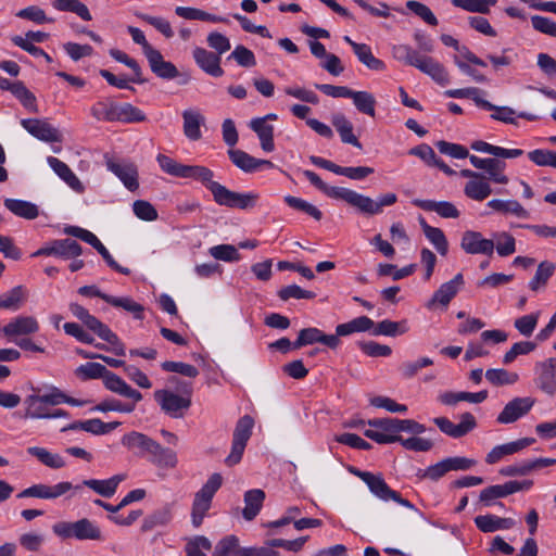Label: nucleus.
Instances as JSON below:
<instances>
[{"label": "nucleus", "instance_id": "5fc2aeb1", "mask_svg": "<svg viewBox=\"0 0 556 556\" xmlns=\"http://www.w3.org/2000/svg\"><path fill=\"white\" fill-rule=\"evenodd\" d=\"M228 156L230 161L241 170L245 173H252L256 170V160L249 153L239 150V149H230L228 150Z\"/></svg>", "mask_w": 556, "mask_h": 556}, {"label": "nucleus", "instance_id": "4c0bfd02", "mask_svg": "<svg viewBox=\"0 0 556 556\" xmlns=\"http://www.w3.org/2000/svg\"><path fill=\"white\" fill-rule=\"evenodd\" d=\"M172 518V508L169 505H165L154 510L143 519L141 525V531L150 532L156 528L165 527L170 522Z\"/></svg>", "mask_w": 556, "mask_h": 556}, {"label": "nucleus", "instance_id": "c9c22d12", "mask_svg": "<svg viewBox=\"0 0 556 556\" xmlns=\"http://www.w3.org/2000/svg\"><path fill=\"white\" fill-rule=\"evenodd\" d=\"M250 128L257 135L261 147L265 152H271L275 149L274 126L265 123V118H253L250 122Z\"/></svg>", "mask_w": 556, "mask_h": 556}, {"label": "nucleus", "instance_id": "412c9836", "mask_svg": "<svg viewBox=\"0 0 556 556\" xmlns=\"http://www.w3.org/2000/svg\"><path fill=\"white\" fill-rule=\"evenodd\" d=\"M314 343H323L330 349H336L340 344L338 336L325 334L318 328H304L299 332V337L293 343L294 349H300L304 345Z\"/></svg>", "mask_w": 556, "mask_h": 556}, {"label": "nucleus", "instance_id": "dca6fc26", "mask_svg": "<svg viewBox=\"0 0 556 556\" xmlns=\"http://www.w3.org/2000/svg\"><path fill=\"white\" fill-rule=\"evenodd\" d=\"M494 240L483 238L482 233L475 230H466L460 238V248L467 254H483L492 256Z\"/></svg>", "mask_w": 556, "mask_h": 556}, {"label": "nucleus", "instance_id": "7ed1b4c3", "mask_svg": "<svg viewBox=\"0 0 556 556\" xmlns=\"http://www.w3.org/2000/svg\"><path fill=\"white\" fill-rule=\"evenodd\" d=\"M52 531L62 540L76 539L79 541H102L103 534L100 527L88 518L77 521H60L52 526Z\"/></svg>", "mask_w": 556, "mask_h": 556}, {"label": "nucleus", "instance_id": "473e14b6", "mask_svg": "<svg viewBox=\"0 0 556 556\" xmlns=\"http://www.w3.org/2000/svg\"><path fill=\"white\" fill-rule=\"evenodd\" d=\"M515 523V520L511 518H502L491 514L480 515L475 518L477 528L485 533L510 529Z\"/></svg>", "mask_w": 556, "mask_h": 556}, {"label": "nucleus", "instance_id": "20e7f679", "mask_svg": "<svg viewBox=\"0 0 556 556\" xmlns=\"http://www.w3.org/2000/svg\"><path fill=\"white\" fill-rule=\"evenodd\" d=\"M184 393L179 395L169 390H156L154 399L159 403L161 409L172 418H182L186 412L191 406V392L190 384L184 383Z\"/></svg>", "mask_w": 556, "mask_h": 556}, {"label": "nucleus", "instance_id": "79ce46f5", "mask_svg": "<svg viewBox=\"0 0 556 556\" xmlns=\"http://www.w3.org/2000/svg\"><path fill=\"white\" fill-rule=\"evenodd\" d=\"M555 269L556 266L553 262H541L538 265L533 278L529 281V288L534 292L543 290L546 287L548 279L554 275Z\"/></svg>", "mask_w": 556, "mask_h": 556}, {"label": "nucleus", "instance_id": "ddd939ff", "mask_svg": "<svg viewBox=\"0 0 556 556\" xmlns=\"http://www.w3.org/2000/svg\"><path fill=\"white\" fill-rule=\"evenodd\" d=\"M433 422L444 434L454 439L468 434L477 427L476 418L471 413L462 414L460 422L457 425L453 424L446 417H437L433 419Z\"/></svg>", "mask_w": 556, "mask_h": 556}, {"label": "nucleus", "instance_id": "37998d69", "mask_svg": "<svg viewBox=\"0 0 556 556\" xmlns=\"http://www.w3.org/2000/svg\"><path fill=\"white\" fill-rule=\"evenodd\" d=\"M4 206L14 215L25 219H35L39 215L38 206L28 201L7 199Z\"/></svg>", "mask_w": 556, "mask_h": 556}, {"label": "nucleus", "instance_id": "2eb2a0df", "mask_svg": "<svg viewBox=\"0 0 556 556\" xmlns=\"http://www.w3.org/2000/svg\"><path fill=\"white\" fill-rule=\"evenodd\" d=\"M106 167L123 182L129 191H136L139 188V174L137 166L128 161H115L108 159Z\"/></svg>", "mask_w": 556, "mask_h": 556}, {"label": "nucleus", "instance_id": "3c124183", "mask_svg": "<svg viewBox=\"0 0 556 556\" xmlns=\"http://www.w3.org/2000/svg\"><path fill=\"white\" fill-rule=\"evenodd\" d=\"M105 302L111 304L112 306L114 307H119V308H123L125 309L126 312L130 313L134 318L136 319H143V312H144V307L135 302L129 296H124V298H116V296H106L105 298Z\"/></svg>", "mask_w": 556, "mask_h": 556}, {"label": "nucleus", "instance_id": "0e129e2a", "mask_svg": "<svg viewBox=\"0 0 556 556\" xmlns=\"http://www.w3.org/2000/svg\"><path fill=\"white\" fill-rule=\"evenodd\" d=\"M30 112L37 113L38 105L35 94L26 88L23 81H15V88L12 93Z\"/></svg>", "mask_w": 556, "mask_h": 556}, {"label": "nucleus", "instance_id": "864d4df0", "mask_svg": "<svg viewBox=\"0 0 556 556\" xmlns=\"http://www.w3.org/2000/svg\"><path fill=\"white\" fill-rule=\"evenodd\" d=\"M480 89L475 87L462 88V89H450L445 91V96L448 98L465 99L470 98L475 103L482 109H491L493 104L480 97Z\"/></svg>", "mask_w": 556, "mask_h": 556}, {"label": "nucleus", "instance_id": "c85d7f7f", "mask_svg": "<svg viewBox=\"0 0 556 556\" xmlns=\"http://www.w3.org/2000/svg\"><path fill=\"white\" fill-rule=\"evenodd\" d=\"M151 71L160 78L174 79L179 75L177 67L168 61H165L162 53L154 49L147 56Z\"/></svg>", "mask_w": 556, "mask_h": 556}, {"label": "nucleus", "instance_id": "393cba45", "mask_svg": "<svg viewBox=\"0 0 556 556\" xmlns=\"http://www.w3.org/2000/svg\"><path fill=\"white\" fill-rule=\"evenodd\" d=\"M147 459L161 469H174L178 465V457L174 450L162 446L154 442Z\"/></svg>", "mask_w": 556, "mask_h": 556}, {"label": "nucleus", "instance_id": "69168bd1", "mask_svg": "<svg viewBox=\"0 0 556 556\" xmlns=\"http://www.w3.org/2000/svg\"><path fill=\"white\" fill-rule=\"evenodd\" d=\"M156 161L162 170L165 172L166 174L179 178L185 177L187 165L178 163L174 159L164 154H159Z\"/></svg>", "mask_w": 556, "mask_h": 556}, {"label": "nucleus", "instance_id": "6e6552de", "mask_svg": "<svg viewBox=\"0 0 556 556\" xmlns=\"http://www.w3.org/2000/svg\"><path fill=\"white\" fill-rule=\"evenodd\" d=\"M65 232L67 235H71L73 237H76L87 243H89L91 247L98 251L101 256L104 258V261L108 263V265L113 268L114 270L124 274L129 275L130 270L126 267L119 266L115 260L112 257L108 249L102 244V242L98 239V237L92 233L91 231L77 227V226H70L65 228Z\"/></svg>", "mask_w": 556, "mask_h": 556}, {"label": "nucleus", "instance_id": "9b49d317", "mask_svg": "<svg viewBox=\"0 0 556 556\" xmlns=\"http://www.w3.org/2000/svg\"><path fill=\"white\" fill-rule=\"evenodd\" d=\"M23 128L36 139L43 142H62L61 131L47 119L25 118L21 121Z\"/></svg>", "mask_w": 556, "mask_h": 556}, {"label": "nucleus", "instance_id": "c756f323", "mask_svg": "<svg viewBox=\"0 0 556 556\" xmlns=\"http://www.w3.org/2000/svg\"><path fill=\"white\" fill-rule=\"evenodd\" d=\"M126 479V476L115 475L109 479L105 480H98V479H86L81 482V486H87L91 489L93 492L99 494L103 497H112L118 488V484L123 482Z\"/></svg>", "mask_w": 556, "mask_h": 556}, {"label": "nucleus", "instance_id": "423d86ee", "mask_svg": "<svg viewBox=\"0 0 556 556\" xmlns=\"http://www.w3.org/2000/svg\"><path fill=\"white\" fill-rule=\"evenodd\" d=\"M253 427L254 419L249 415L242 416L237 421L232 434L231 451L225 459L227 466H233L241 460L247 443L252 434Z\"/></svg>", "mask_w": 556, "mask_h": 556}, {"label": "nucleus", "instance_id": "0eeeda50", "mask_svg": "<svg viewBox=\"0 0 556 556\" xmlns=\"http://www.w3.org/2000/svg\"><path fill=\"white\" fill-rule=\"evenodd\" d=\"M55 387H51L46 394L33 393L24 399L26 419H49L50 406H56Z\"/></svg>", "mask_w": 556, "mask_h": 556}, {"label": "nucleus", "instance_id": "cd10ccee", "mask_svg": "<svg viewBox=\"0 0 556 556\" xmlns=\"http://www.w3.org/2000/svg\"><path fill=\"white\" fill-rule=\"evenodd\" d=\"M47 162L52 170L74 191L81 193L85 190L83 182L66 163L54 156H48Z\"/></svg>", "mask_w": 556, "mask_h": 556}, {"label": "nucleus", "instance_id": "e2e57ef3", "mask_svg": "<svg viewBox=\"0 0 556 556\" xmlns=\"http://www.w3.org/2000/svg\"><path fill=\"white\" fill-rule=\"evenodd\" d=\"M494 249L500 256H508L515 253L516 251V240L515 238L506 232H500L494 235Z\"/></svg>", "mask_w": 556, "mask_h": 556}, {"label": "nucleus", "instance_id": "49530a36", "mask_svg": "<svg viewBox=\"0 0 556 556\" xmlns=\"http://www.w3.org/2000/svg\"><path fill=\"white\" fill-rule=\"evenodd\" d=\"M348 98L353 100V103L358 112L366 114L370 117H375L376 99L370 92L354 91L351 89Z\"/></svg>", "mask_w": 556, "mask_h": 556}, {"label": "nucleus", "instance_id": "774afa93", "mask_svg": "<svg viewBox=\"0 0 556 556\" xmlns=\"http://www.w3.org/2000/svg\"><path fill=\"white\" fill-rule=\"evenodd\" d=\"M132 211L136 217L144 222H153L159 217L156 208L146 200H136L132 203Z\"/></svg>", "mask_w": 556, "mask_h": 556}, {"label": "nucleus", "instance_id": "39448f33", "mask_svg": "<svg viewBox=\"0 0 556 556\" xmlns=\"http://www.w3.org/2000/svg\"><path fill=\"white\" fill-rule=\"evenodd\" d=\"M222 481L223 479L219 473H213L195 493L191 511L193 527L199 528L202 525L206 513L211 508L213 496L222 485Z\"/></svg>", "mask_w": 556, "mask_h": 556}, {"label": "nucleus", "instance_id": "09e8293b", "mask_svg": "<svg viewBox=\"0 0 556 556\" xmlns=\"http://www.w3.org/2000/svg\"><path fill=\"white\" fill-rule=\"evenodd\" d=\"M371 329H372L371 333L374 336H389V337H396V336L403 334L408 331L406 320L392 321L389 319L379 321L377 325L374 324V327Z\"/></svg>", "mask_w": 556, "mask_h": 556}, {"label": "nucleus", "instance_id": "de8ad7c7", "mask_svg": "<svg viewBox=\"0 0 556 556\" xmlns=\"http://www.w3.org/2000/svg\"><path fill=\"white\" fill-rule=\"evenodd\" d=\"M27 453L52 469H60L65 466V460L60 454L51 453L43 447L30 446L27 448Z\"/></svg>", "mask_w": 556, "mask_h": 556}, {"label": "nucleus", "instance_id": "a211bd4d", "mask_svg": "<svg viewBox=\"0 0 556 556\" xmlns=\"http://www.w3.org/2000/svg\"><path fill=\"white\" fill-rule=\"evenodd\" d=\"M83 250L79 243L73 239L53 240L37 250L33 256L54 255L62 258L79 256Z\"/></svg>", "mask_w": 556, "mask_h": 556}, {"label": "nucleus", "instance_id": "2f4dec72", "mask_svg": "<svg viewBox=\"0 0 556 556\" xmlns=\"http://www.w3.org/2000/svg\"><path fill=\"white\" fill-rule=\"evenodd\" d=\"M184 134L191 141L202 138L201 126L205 124V117L198 110H185L182 112Z\"/></svg>", "mask_w": 556, "mask_h": 556}, {"label": "nucleus", "instance_id": "8fccbe9b", "mask_svg": "<svg viewBox=\"0 0 556 556\" xmlns=\"http://www.w3.org/2000/svg\"><path fill=\"white\" fill-rule=\"evenodd\" d=\"M354 53L358 61L371 71L382 72L386 70V64L380 59H377L368 45L362 43L354 46Z\"/></svg>", "mask_w": 556, "mask_h": 556}, {"label": "nucleus", "instance_id": "e433bc0d", "mask_svg": "<svg viewBox=\"0 0 556 556\" xmlns=\"http://www.w3.org/2000/svg\"><path fill=\"white\" fill-rule=\"evenodd\" d=\"M213 556H250V547H242L235 535L222 539L214 548Z\"/></svg>", "mask_w": 556, "mask_h": 556}, {"label": "nucleus", "instance_id": "052dcab7", "mask_svg": "<svg viewBox=\"0 0 556 556\" xmlns=\"http://www.w3.org/2000/svg\"><path fill=\"white\" fill-rule=\"evenodd\" d=\"M497 0H452L456 8H460L467 12L486 14L490 8L495 5Z\"/></svg>", "mask_w": 556, "mask_h": 556}, {"label": "nucleus", "instance_id": "c03bdc74", "mask_svg": "<svg viewBox=\"0 0 556 556\" xmlns=\"http://www.w3.org/2000/svg\"><path fill=\"white\" fill-rule=\"evenodd\" d=\"M374 327V321L367 316L356 317L348 323L340 324L336 328V334L339 337H345L354 332L368 331Z\"/></svg>", "mask_w": 556, "mask_h": 556}, {"label": "nucleus", "instance_id": "7c9ffc66", "mask_svg": "<svg viewBox=\"0 0 556 556\" xmlns=\"http://www.w3.org/2000/svg\"><path fill=\"white\" fill-rule=\"evenodd\" d=\"M412 203L424 211L435 212L443 218H458L460 215L458 208L447 201L437 202L433 200L415 199Z\"/></svg>", "mask_w": 556, "mask_h": 556}, {"label": "nucleus", "instance_id": "4be33fe9", "mask_svg": "<svg viewBox=\"0 0 556 556\" xmlns=\"http://www.w3.org/2000/svg\"><path fill=\"white\" fill-rule=\"evenodd\" d=\"M535 442L533 438H522L517 441L508 442L494 446L485 456V463L493 465L498 463L503 457L513 455Z\"/></svg>", "mask_w": 556, "mask_h": 556}, {"label": "nucleus", "instance_id": "f03ea898", "mask_svg": "<svg viewBox=\"0 0 556 556\" xmlns=\"http://www.w3.org/2000/svg\"><path fill=\"white\" fill-rule=\"evenodd\" d=\"M68 308L74 317L79 319L90 331L96 333L100 339L112 345L111 351L117 356H124L126 349L124 343L105 324L96 316L91 315L87 308L78 303H70Z\"/></svg>", "mask_w": 556, "mask_h": 556}, {"label": "nucleus", "instance_id": "1a4fd4ad", "mask_svg": "<svg viewBox=\"0 0 556 556\" xmlns=\"http://www.w3.org/2000/svg\"><path fill=\"white\" fill-rule=\"evenodd\" d=\"M368 425L374 429L364 431V435L379 444H389L401 440L396 434L394 418H376L368 420Z\"/></svg>", "mask_w": 556, "mask_h": 556}, {"label": "nucleus", "instance_id": "13d9d810", "mask_svg": "<svg viewBox=\"0 0 556 556\" xmlns=\"http://www.w3.org/2000/svg\"><path fill=\"white\" fill-rule=\"evenodd\" d=\"M485 379L493 386H508L518 381L519 376L516 372H510L503 368L488 369L485 371Z\"/></svg>", "mask_w": 556, "mask_h": 556}, {"label": "nucleus", "instance_id": "bf43d9fd", "mask_svg": "<svg viewBox=\"0 0 556 556\" xmlns=\"http://www.w3.org/2000/svg\"><path fill=\"white\" fill-rule=\"evenodd\" d=\"M116 122L124 124L141 123L147 119L146 114L131 103H122Z\"/></svg>", "mask_w": 556, "mask_h": 556}, {"label": "nucleus", "instance_id": "6e6d98bb", "mask_svg": "<svg viewBox=\"0 0 556 556\" xmlns=\"http://www.w3.org/2000/svg\"><path fill=\"white\" fill-rule=\"evenodd\" d=\"M108 369L100 363H86L75 369V376L81 381L104 378Z\"/></svg>", "mask_w": 556, "mask_h": 556}, {"label": "nucleus", "instance_id": "4468645a", "mask_svg": "<svg viewBox=\"0 0 556 556\" xmlns=\"http://www.w3.org/2000/svg\"><path fill=\"white\" fill-rule=\"evenodd\" d=\"M535 404L531 396L515 397L509 401L498 414L496 421L501 425H508L526 416Z\"/></svg>", "mask_w": 556, "mask_h": 556}, {"label": "nucleus", "instance_id": "5701e85b", "mask_svg": "<svg viewBox=\"0 0 556 556\" xmlns=\"http://www.w3.org/2000/svg\"><path fill=\"white\" fill-rule=\"evenodd\" d=\"M538 387L548 395L556 394V357L539 364Z\"/></svg>", "mask_w": 556, "mask_h": 556}, {"label": "nucleus", "instance_id": "6ab92c4d", "mask_svg": "<svg viewBox=\"0 0 556 556\" xmlns=\"http://www.w3.org/2000/svg\"><path fill=\"white\" fill-rule=\"evenodd\" d=\"M336 200L346 202L349 205L356 208L359 213L365 215L379 214V206L376 205V201L370 197L358 193L348 188H340Z\"/></svg>", "mask_w": 556, "mask_h": 556}, {"label": "nucleus", "instance_id": "a878e982", "mask_svg": "<svg viewBox=\"0 0 556 556\" xmlns=\"http://www.w3.org/2000/svg\"><path fill=\"white\" fill-rule=\"evenodd\" d=\"M155 440L144 433L131 431L122 438V444L140 457H148Z\"/></svg>", "mask_w": 556, "mask_h": 556}, {"label": "nucleus", "instance_id": "f3484780", "mask_svg": "<svg viewBox=\"0 0 556 556\" xmlns=\"http://www.w3.org/2000/svg\"><path fill=\"white\" fill-rule=\"evenodd\" d=\"M39 323L34 316L18 315L12 318L3 328L2 333L10 340L17 337L35 334L39 331Z\"/></svg>", "mask_w": 556, "mask_h": 556}, {"label": "nucleus", "instance_id": "338daca9", "mask_svg": "<svg viewBox=\"0 0 556 556\" xmlns=\"http://www.w3.org/2000/svg\"><path fill=\"white\" fill-rule=\"evenodd\" d=\"M425 236L442 256L447 254L448 242L442 229L438 227H427Z\"/></svg>", "mask_w": 556, "mask_h": 556}, {"label": "nucleus", "instance_id": "ea45409f", "mask_svg": "<svg viewBox=\"0 0 556 556\" xmlns=\"http://www.w3.org/2000/svg\"><path fill=\"white\" fill-rule=\"evenodd\" d=\"M121 104L113 100H102L91 106V115L98 121L116 122Z\"/></svg>", "mask_w": 556, "mask_h": 556}, {"label": "nucleus", "instance_id": "72a5a7b5", "mask_svg": "<svg viewBox=\"0 0 556 556\" xmlns=\"http://www.w3.org/2000/svg\"><path fill=\"white\" fill-rule=\"evenodd\" d=\"M331 123L339 132L342 142L352 144L357 149H362V143L353 134V124L342 113H336L331 117Z\"/></svg>", "mask_w": 556, "mask_h": 556}, {"label": "nucleus", "instance_id": "aec40b11", "mask_svg": "<svg viewBox=\"0 0 556 556\" xmlns=\"http://www.w3.org/2000/svg\"><path fill=\"white\" fill-rule=\"evenodd\" d=\"M469 161L475 168L485 170L489 180L502 185H506L509 181L508 177L504 174L506 163L498 160V157L481 159L476 155H470Z\"/></svg>", "mask_w": 556, "mask_h": 556}, {"label": "nucleus", "instance_id": "f257e3e1", "mask_svg": "<svg viewBox=\"0 0 556 556\" xmlns=\"http://www.w3.org/2000/svg\"><path fill=\"white\" fill-rule=\"evenodd\" d=\"M392 55L406 65L414 66L420 72L429 75L434 81L444 86L450 83L448 73L442 64L434 59L421 55L408 45H395L392 48Z\"/></svg>", "mask_w": 556, "mask_h": 556}, {"label": "nucleus", "instance_id": "680f3d73", "mask_svg": "<svg viewBox=\"0 0 556 556\" xmlns=\"http://www.w3.org/2000/svg\"><path fill=\"white\" fill-rule=\"evenodd\" d=\"M416 270V264H409L403 268L396 269L393 264H379L377 274L380 277L392 276L394 280H401L405 277L413 275Z\"/></svg>", "mask_w": 556, "mask_h": 556}, {"label": "nucleus", "instance_id": "f8f14e48", "mask_svg": "<svg viewBox=\"0 0 556 556\" xmlns=\"http://www.w3.org/2000/svg\"><path fill=\"white\" fill-rule=\"evenodd\" d=\"M464 283L463 275L457 274L453 279L439 287V289L432 294L431 299L426 303V307L428 309H433L437 306L447 308L448 304L456 296Z\"/></svg>", "mask_w": 556, "mask_h": 556}, {"label": "nucleus", "instance_id": "4d7b16f0", "mask_svg": "<svg viewBox=\"0 0 556 556\" xmlns=\"http://www.w3.org/2000/svg\"><path fill=\"white\" fill-rule=\"evenodd\" d=\"M214 173L201 165H187L186 175L184 178H192L203 184L210 191L212 185H216L217 181L213 180Z\"/></svg>", "mask_w": 556, "mask_h": 556}, {"label": "nucleus", "instance_id": "a18cd8bd", "mask_svg": "<svg viewBox=\"0 0 556 556\" xmlns=\"http://www.w3.org/2000/svg\"><path fill=\"white\" fill-rule=\"evenodd\" d=\"M464 193L471 200L483 201L492 193V188L482 175V178L467 181Z\"/></svg>", "mask_w": 556, "mask_h": 556}, {"label": "nucleus", "instance_id": "603ef678", "mask_svg": "<svg viewBox=\"0 0 556 556\" xmlns=\"http://www.w3.org/2000/svg\"><path fill=\"white\" fill-rule=\"evenodd\" d=\"M175 13L186 20H199L206 21L213 23H224L227 22L225 17L217 16L200 9L189 8V7H177L175 9Z\"/></svg>", "mask_w": 556, "mask_h": 556}, {"label": "nucleus", "instance_id": "9d476101", "mask_svg": "<svg viewBox=\"0 0 556 556\" xmlns=\"http://www.w3.org/2000/svg\"><path fill=\"white\" fill-rule=\"evenodd\" d=\"M367 483L369 491L379 500L388 502L394 501L395 503L417 511V508L406 498H403L401 494L394 490H392L383 479L382 475L372 473L367 477Z\"/></svg>", "mask_w": 556, "mask_h": 556}, {"label": "nucleus", "instance_id": "58836bf2", "mask_svg": "<svg viewBox=\"0 0 556 556\" xmlns=\"http://www.w3.org/2000/svg\"><path fill=\"white\" fill-rule=\"evenodd\" d=\"M27 296L28 292L26 288L23 286H16L0 295L1 309L16 312L24 305Z\"/></svg>", "mask_w": 556, "mask_h": 556}, {"label": "nucleus", "instance_id": "bb28decb", "mask_svg": "<svg viewBox=\"0 0 556 556\" xmlns=\"http://www.w3.org/2000/svg\"><path fill=\"white\" fill-rule=\"evenodd\" d=\"M103 383L105 388L114 393L132 400L135 403L142 400V394L127 384L119 376L108 370Z\"/></svg>", "mask_w": 556, "mask_h": 556}, {"label": "nucleus", "instance_id": "b1692460", "mask_svg": "<svg viewBox=\"0 0 556 556\" xmlns=\"http://www.w3.org/2000/svg\"><path fill=\"white\" fill-rule=\"evenodd\" d=\"M193 59L200 68L206 74L213 77H220L224 75V70L219 65L220 58L218 54L207 51L204 48H195L193 50Z\"/></svg>", "mask_w": 556, "mask_h": 556}, {"label": "nucleus", "instance_id": "f704fd0d", "mask_svg": "<svg viewBox=\"0 0 556 556\" xmlns=\"http://www.w3.org/2000/svg\"><path fill=\"white\" fill-rule=\"evenodd\" d=\"M265 492L261 489L249 490L244 493L243 518L248 521L253 520L263 507Z\"/></svg>", "mask_w": 556, "mask_h": 556}, {"label": "nucleus", "instance_id": "a19ab883", "mask_svg": "<svg viewBox=\"0 0 556 556\" xmlns=\"http://www.w3.org/2000/svg\"><path fill=\"white\" fill-rule=\"evenodd\" d=\"M488 206L503 214H511L519 218H528L529 212L517 200L493 199L488 202Z\"/></svg>", "mask_w": 556, "mask_h": 556}]
</instances>
